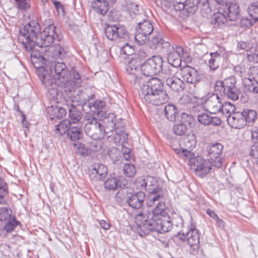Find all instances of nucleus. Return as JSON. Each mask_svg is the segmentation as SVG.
I'll use <instances>...</instances> for the list:
<instances>
[{
  "label": "nucleus",
  "instance_id": "obj_22",
  "mask_svg": "<svg viewBox=\"0 0 258 258\" xmlns=\"http://www.w3.org/2000/svg\"><path fill=\"white\" fill-rule=\"evenodd\" d=\"M146 195L142 191L137 192L126 198V202L133 209H140L143 205Z\"/></svg>",
  "mask_w": 258,
  "mask_h": 258
},
{
  "label": "nucleus",
  "instance_id": "obj_61",
  "mask_svg": "<svg viewBox=\"0 0 258 258\" xmlns=\"http://www.w3.org/2000/svg\"><path fill=\"white\" fill-rule=\"evenodd\" d=\"M247 58L250 61L258 62V52L256 51L254 53H248Z\"/></svg>",
  "mask_w": 258,
  "mask_h": 258
},
{
  "label": "nucleus",
  "instance_id": "obj_40",
  "mask_svg": "<svg viewBox=\"0 0 258 258\" xmlns=\"http://www.w3.org/2000/svg\"><path fill=\"white\" fill-rule=\"evenodd\" d=\"M236 107L234 105L230 102H225L222 104L221 111L223 114L231 115L236 113Z\"/></svg>",
  "mask_w": 258,
  "mask_h": 258
},
{
  "label": "nucleus",
  "instance_id": "obj_17",
  "mask_svg": "<svg viewBox=\"0 0 258 258\" xmlns=\"http://www.w3.org/2000/svg\"><path fill=\"white\" fill-rule=\"evenodd\" d=\"M181 75L182 79L188 83L195 84L200 80L197 71L194 67L187 65L181 68Z\"/></svg>",
  "mask_w": 258,
  "mask_h": 258
},
{
  "label": "nucleus",
  "instance_id": "obj_14",
  "mask_svg": "<svg viewBox=\"0 0 258 258\" xmlns=\"http://www.w3.org/2000/svg\"><path fill=\"white\" fill-rule=\"evenodd\" d=\"M223 150V146L220 143H216L209 146L208 155L213 165L217 168L221 167L223 164V159L221 155Z\"/></svg>",
  "mask_w": 258,
  "mask_h": 258
},
{
  "label": "nucleus",
  "instance_id": "obj_36",
  "mask_svg": "<svg viewBox=\"0 0 258 258\" xmlns=\"http://www.w3.org/2000/svg\"><path fill=\"white\" fill-rule=\"evenodd\" d=\"M104 187L108 190H115L121 187L120 181L116 178L111 177L106 180L104 183Z\"/></svg>",
  "mask_w": 258,
  "mask_h": 258
},
{
  "label": "nucleus",
  "instance_id": "obj_23",
  "mask_svg": "<svg viewBox=\"0 0 258 258\" xmlns=\"http://www.w3.org/2000/svg\"><path fill=\"white\" fill-rule=\"evenodd\" d=\"M185 146L187 148L186 149H175V151L176 154L179 155L180 157H184L185 159H187L188 161L192 159L195 155L193 153L191 150L194 148L196 145V142L195 140H191V141L188 140L187 142L185 141Z\"/></svg>",
  "mask_w": 258,
  "mask_h": 258
},
{
  "label": "nucleus",
  "instance_id": "obj_44",
  "mask_svg": "<svg viewBox=\"0 0 258 258\" xmlns=\"http://www.w3.org/2000/svg\"><path fill=\"white\" fill-rule=\"evenodd\" d=\"M187 129L186 125L182 122L181 123L175 125L173 127V132L178 136H182L185 134Z\"/></svg>",
  "mask_w": 258,
  "mask_h": 258
},
{
  "label": "nucleus",
  "instance_id": "obj_34",
  "mask_svg": "<svg viewBox=\"0 0 258 258\" xmlns=\"http://www.w3.org/2000/svg\"><path fill=\"white\" fill-rule=\"evenodd\" d=\"M211 58L209 60L210 68L215 71L218 68L222 60L221 55L217 52L210 53Z\"/></svg>",
  "mask_w": 258,
  "mask_h": 258
},
{
  "label": "nucleus",
  "instance_id": "obj_18",
  "mask_svg": "<svg viewBox=\"0 0 258 258\" xmlns=\"http://www.w3.org/2000/svg\"><path fill=\"white\" fill-rule=\"evenodd\" d=\"M227 121L229 125L232 127L240 129L246 125L245 121L243 117L241 112H237L227 116Z\"/></svg>",
  "mask_w": 258,
  "mask_h": 258
},
{
  "label": "nucleus",
  "instance_id": "obj_21",
  "mask_svg": "<svg viewBox=\"0 0 258 258\" xmlns=\"http://www.w3.org/2000/svg\"><path fill=\"white\" fill-rule=\"evenodd\" d=\"M205 106L211 113L215 114L221 111L222 102L217 95H213L206 100Z\"/></svg>",
  "mask_w": 258,
  "mask_h": 258
},
{
  "label": "nucleus",
  "instance_id": "obj_27",
  "mask_svg": "<svg viewBox=\"0 0 258 258\" xmlns=\"http://www.w3.org/2000/svg\"><path fill=\"white\" fill-rule=\"evenodd\" d=\"M115 41H125L132 39L134 35H130L126 29L122 26L117 25L115 32Z\"/></svg>",
  "mask_w": 258,
  "mask_h": 258
},
{
  "label": "nucleus",
  "instance_id": "obj_52",
  "mask_svg": "<svg viewBox=\"0 0 258 258\" xmlns=\"http://www.w3.org/2000/svg\"><path fill=\"white\" fill-rule=\"evenodd\" d=\"M18 8L21 10H26L30 7L29 0H15Z\"/></svg>",
  "mask_w": 258,
  "mask_h": 258
},
{
  "label": "nucleus",
  "instance_id": "obj_49",
  "mask_svg": "<svg viewBox=\"0 0 258 258\" xmlns=\"http://www.w3.org/2000/svg\"><path fill=\"white\" fill-rule=\"evenodd\" d=\"M175 9L177 11L183 10L186 5L187 0H173Z\"/></svg>",
  "mask_w": 258,
  "mask_h": 258
},
{
  "label": "nucleus",
  "instance_id": "obj_54",
  "mask_svg": "<svg viewBox=\"0 0 258 258\" xmlns=\"http://www.w3.org/2000/svg\"><path fill=\"white\" fill-rule=\"evenodd\" d=\"M249 75L255 81H258V66H253L249 68Z\"/></svg>",
  "mask_w": 258,
  "mask_h": 258
},
{
  "label": "nucleus",
  "instance_id": "obj_4",
  "mask_svg": "<svg viewBox=\"0 0 258 258\" xmlns=\"http://www.w3.org/2000/svg\"><path fill=\"white\" fill-rule=\"evenodd\" d=\"M39 32V24L34 21L26 24L20 30L19 39L22 41L26 50L31 51L34 48L38 39L37 34Z\"/></svg>",
  "mask_w": 258,
  "mask_h": 258
},
{
  "label": "nucleus",
  "instance_id": "obj_51",
  "mask_svg": "<svg viewBox=\"0 0 258 258\" xmlns=\"http://www.w3.org/2000/svg\"><path fill=\"white\" fill-rule=\"evenodd\" d=\"M135 184L140 190H146L145 177H140L136 179Z\"/></svg>",
  "mask_w": 258,
  "mask_h": 258
},
{
  "label": "nucleus",
  "instance_id": "obj_1",
  "mask_svg": "<svg viewBox=\"0 0 258 258\" xmlns=\"http://www.w3.org/2000/svg\"><path fill=\"white\" fill-rule=\"evenodd\" d=\"M148 194L152 195L158 202L152 212L142 211L135 217V221L138 227L137 231L142 237L148 234L151 231L163 233L169 231L171 228L163 190L160 187L149 188Z\"/></svg>",
  "mask_w": 258,
  "mask_h": 258
},
{
  "label": "nucleus",
  "instance_id": "obj_45",
  "mask_svg": "<svg viewBox=\"0 0 258 258\" xmlns=\"http://www.w3.org/2000/svg\"><path fill=\"white\" fill-rule=\"evenodd\" d=\"M124 174L128 177H133L136 173V169L135 166L130 163L125 164L123 167Z\"/></svg>",
  "mask_w": 258,
  "mask_h": 258
},
{
  "label": "nucleus",
  "instance_id": "obj_46",
  "mask_svg": "<svg viewBox=\"0 0 258 258\" xmlns=\"http://www.w3.org/2000/svg\"><path fill=\"white\" fill-rule=\"evenodd\" d=\"M161 70H162L161 77L165 83L167 79L172 78V77H174V71L172 69L170 68L169 67H165L163 69L162 68Z\"/></svg>",
  "mask_w": 258,
  "mask_h": 258
},
{
  "label": "nucleus",
  "instance_id": "obj_13",
  "mask_svg": "<svg viewBox=\"0 0 258 258\" xmlns=\"http://www.w3.org/2000/svg\"><path fill=\"white\" fill-rule=\"evenodd\" d=\"M162 44L163 48L168 49L167 61L168 63L174 68H177L181 64V55L182 54L183 49L180 46L174 48L169 42H164Z\"/></svg>",
  "mask_w": 258,
  "mask_h": 258
},
{
  "label": "nucleus",
  "instance_id": "obj_8",
  "mask_svg": "<svg viewBox=\"0 0 258 258\" xmlns=\"http://www.w3.org/2000/svg\"><path fill=\"white\" fill-rule=\"evenodd\" d=\"M84 119L86 121L84 127L86 134L94 140L103 139V125L88 114L85 115Z\"/></svg>",
  "mask_w": 258,
  "mask_h": 258
},
{
  "label": "nucleus",
  "instance_id": "obj_26",
  "mask_svg": "<svg viewBox=\"0 0 258 258\" xmlns=\"http://www.w3.org/2000/svg\"><path fill=\"white\" fill-rule=\"evenodd\" d=\"M166 85L175 92H181L185 88V83L180 79L174 76L167 79Z\"/></svg>",
  "mask_w": 258,
  "mask_h": 258
},
{
  "label": "nucleus",
  "instance_id": "obj_2",
  "mask_svg": "<svg viewBox=\"0 0 258 258\" xmlns=\"http://www.w3.org/2000/svg\"><path fill=\"white\" fill-rule=\"evenodd\" d=\"M141 63L140 58H132L128 61L125 69L130 82L138 90L140 97L146 102L155 105L166 102L168 96L163 90V83L160 79L153 78L148 82H143L141 77Z\"/></svg>",
  "mask_w": 258,
  "mask_h": 258
},
{
  "label": "nucleus",
  "instance_id": "obj_29",
  "mask_svg": "<svg viewBox=\"0 0 258 258\" xmlns=\"http://www.w3.org/2000/svg\"><path fill=\"white\" fill-rule=\"evenodd\" d=\"M229 22L224 12L223 13L219 12L215 14L212 21V23L214 25V27H218L224 25H230Z\"/></svg>",
  "mask_w": 258,
  "mask_h": 258
},
{
  "label": "nucleus",
  "instance_id": "obj_57",
  "mask_svg": "<svg viewBox=\"0 0 258 258\" xmlns=\"http://www.w3.org/2000/svg\"><path fill=\"white\" fill-rule=\"evenodd\" d=\"M250 155L255 158H258V143H255L251 147Z\"/></svg>",
  "mask_w": 258,
  "mask_h": 258
},
{
  "label": "nucleus",
  "instance_id": "obj_24",
  "mask_svg": "<svg viewBox=\"0 0 258 258\" xmlns=\"http://www.w3.org/2000/svg\"><path fill=\"white\" fill-rule=\"evenodd\" d=\"M224 12L230 22L236 21L240 19L239 6L235 2L230 3Z\"/></svg>",
  "mask_w": 258,
  "mask_h": 258
},
{
  "label": "nucleus",
  "instance_id": "obj_64",
  "mask_svg": "<svg viewBox=\"0 0 258 258\" xmlns=\"http://www.w3.org/2000/svg\"><path fill=\"white\" fill-rule=\"evenodd\" d=\"M99 224L101 227L105 230H108L110 227V224L104 220L100 221Z\"/></svg>",
  "mask_w": 258,
  "mask_h": 258
},
{
  "label": "nucleus",
  "instance_id": "obj_59",
  "mask_svg": "<svg viewBox=\"0 0 258 258\" xmlns=\"http://www.w3.org/2000/svg\"><path fill=\"white\" fill-rule=\"evenodd\" d=\"M34 48L31 50L32 51L31 54V57L36 58L38 59H46L45 57V55L43 56L41 53L39 51L33 49Z\"/></svg>",
  "mask_w": 258,
  "mask_h": 258
},
{
  "label": "nucleus",
  "instance_id": "obj_10",
  "mask_svg": "<svg viewBox=\"0 0 258 258\" xmlns=\"http://www.w3.org/2000/svg\"><path fill=\"white\" fill-rule=\"evenodd\" d=\"M11 209L6 208H0V229H4L7 232H11L16 226L20 224V222L16 220L15 217L12 215Z\"/></svg>",
  "mask_w": 258,
  "mask_h": 258
},
{
  "label": "nucleus",
  "instance_id": "obj_50",
  "mask_svg": "<svg viewBox=\"0 0 258 258\" xmlns=\"http://www.w3.org/2000/svg\"><path fill=\"white\" fill-rule=\"evenodd\" d=\"M126 189L123 188L119 190L115 195V199L118 202H121L126 197Z\"/></svg>",
  "mask_w": 258,
  "mask_h": 258
},
{
  "label": "nucleus",
  "instance_id": "obj_5",
  "mask_svg": "<svg viewBox=\"0 0 258 258\" xmlns=\"http://www.w3.org/2000/svg\"><path fill=\"white\" fill-rule=\"evenodd\" d=\"M236 80L233 76H231L223 80L215 82L214 89L216 93L224 96L232 100L238 99L239 90L236 86Z\"/></svg>",
  "mask_w": 258,
  "mask_h": 258
},
{
  "label": "nucleus",
  "instance_id": "obj_28",
  "mask_svg": "<svg viewBox=\"0 0 258 258\" xmlns=\"http://www.w3.org/2000/svg\"><path fill=\"white\" fill-rule=\"evenodd\" d=\"M83 124V123L79 122L76 126L72 125L69 130L67 134L68 136L70 137L71 140L76 141L82 138L83 136V133L82 132V127Z\"/></svg>",
  "mask_w": 258,
  "mask_h": 258
},
{
  "label": "nucleus",
  "instance_id": "obj_30",
  "mask_svg": "<svg viewBox=\"0 0 258 258\" xmlns=\"http://www.w3.org/2000/svg\"><path fill=\"white\" fill-rule=\"evenodd\" d=\"M93 10L96 13L104 15L108 10V4L104 0H95L92 4Z\"/></svg>",
  "mask_w": 258,
  "mask_h": 258
},
{
  "label": "nucleus",
  "instance_id": "obj_3",
  "mask_svg": "<svg viewBox=\"0 0 258 258\" xmlns=\"http://www.w3.org/2000/svg\"><path fill=\"white\" fill-rule=\"evenodd\" d=\"M48 72L44 70L42 78V83L46 87H50L53 83L63 87L72 92L75 88L79 87L82 83L80 74L74 69H72L69 72L68 69L63 62L56 61H51L49 64Z\"/></svg>",
  "mask_w": 258,
  "mask_h": 258
},
{
  "label": "nucleus",
  "instance_id": "obj_53",
  "mask_svg": "<svg viewBox=\"0 0 258 258\" xmlns=\"http://www.w3.org/2000/svg\"><path fill=\"white\" fill-rule=\"evenodd\" d=\"M121 51L123 53L130 55L134 53V49L128 43H126L124 46L121 47Z\"/></svg>",
  "mask_w": 258,
  "mask_h": 258
},
{
  "label": "nucleus",
  "instance_id": "obj_6",
  "mask_svg": "<svg viewBox=\"0 0 258 258\" xmlns=\"http://www.w3.org/2000/svg\"><path fill=\"white\" fill-rule=\"evenodd\" d=\"M94 95L88 97V99L85 101L82 104V109L87 113H93L98 115L99 118L105 117L107 109L104 101L94 100Z\"/></svg>",
  "mask_w": 258,
  "mask_h": 258
},
{
  "label": "nucleus",
  "instance_id": "obj_33",
  "mask_svg": "<svg viewBox=\"0 0 258 258\" xmlns=\"http://www.w3.org/2000/svg\"><path fill=\"white\" fill-rule=\"evenodd\" d=\"M166 118L170 121H173L178 115L177 108L172 104L166 105L164 109Z\"/></svg>",
  "mask_w": 258,
  "mask_h": 258
},
{
  "label": "nucleus",
  "instance_id": "obj_47",
  "mask_svg": "<svg viewBox=\"0 0 258 258\" xmlns=\"http://www.w3.org/2000/svg\"><path fill=\"white\" fill-rule=\"evenodd\" d=\"M164 42H163L161 38L158 37L157 36H155L153 37L151 40H149V45L150 48L152 49H156L160 45H161L162 46V43Z\"/></svg>",
  "mask_w": 258,
  "mask_h": 258
},
{
  "label": "nucleus",
  "instance_id": "obj_11",
  "mask_svg": "<svg viewBox=\"0 0 258 258\" xmlns=\"http://www.w3.org/2000/svg\"><path fill=\"white\" fill-rule=\"evenodd\" d=\"M60 40L55 31V27L49 24L40 33L36 44L40 47H49L54 41H59Z\"/></svg>",
  "mask_w": 258,
  "mask_h": 258
},
{
  "label": "nucleus",
  "instance_id": "obj_42",
  "mask_svg": "<svg viewBox=\"0 0 258 258\" xmlns=\"http://www.w3.org/2000/svg\"><path fill=\"white\" fill-rule=\"evenodd\" d=\"M146 190L149 192L150 189H155L156 187H160L157 185V179L150 176L145 177Z\"/></svg>",
  "mask_w": 258,
  "mask_h": 258
},
{
  "label": "nucleus",
  "instance_id": "obj_55",
  "mask_svg": "<svg viewBox=\"0 0 258 258\" xmlns=\"http://www.w3.org/2000/svg\"><path fill=\"white\" fill-rule=\"evenodd\" d=\"M51 2L54 5L58 14H62V15H64V12L63 7L61 3L57 1L56 0H51Z\"/></svg>",
  "mask_w": 258,
  "mask_h": 258
},
{
  "label": "nucleus",
  "instance_id": "obj_48",
  "mask_svg": "<svg viewBox=\"0 0 258 258\" xmlns=\"http://www.w3.org/2000/svg\"><path fill=\"white\" fill-rule=\"evenodd\" d=\"M211 115L206 113H202L198 115V120L199 122L204 125H209Z\"/></svg>",
  "mask_w": 258,
  "mask_h": 258
},
{
  "label": "nucleus",
  "instance_id": "obj_35",
  "mask_svg": "<svg viewBox=\"0 0 258 258\" xmlns=\"http://www.w3.org/2000/svg\"><path fill=\"white\" fill-rule=\"evenodd\" d=\"M72 126V124L70 120H63L56 126L55 133L60 135L68 133Z\"/></svg>",
  "mask_w": 258,
  "mask_h": 258
},
{
  "label": "nucleus",
  "instance_id": "obj_62",
  "mask_svg": "<svg viewBox=\"0 0 258 258\" xmlns=\"http://www.w3.org/2000/svg\"><path fill=\"white\" fill-rule=\"evenodd\" d=\"M138 7L135 3H131L130 6L127 7V10H130V12H133L135 15H137L139 13V10L137 9Z\"/></svg>",
  "mask_w": 258,
  "mask_h": 258
},
{
  "label": "nucleus",
  "instance_id": "obj_41",
  "mask_svg": "<svg viewBox=\"0 0 258 258\" xmlns=\"http://www.w3.org/2000/svg\"><path fill=\"white\" fill-rule=\"evenodd\" d=\"M247 90L253 93H258V81L247 79L244 82Z\"/></svg>",
  "mask_w": 258,
  "mask_h": 258
},
{
  "label": "nucleus",
  "instance_id": "obj_38",
  "mask_svg": "<svg viewBox=\"0 0 258 258\" xmlns=\"http://www.w3.org/2000/svg\"><path fill=\"white\" fill-rule=\"evenodd\" d=\"M237 48L239 51H245L247 56L248 53H254L256 51L254 47L252 46L249 43L243 41L239 42L237 43Z\"/></svg>",
  "mask_w": 258,
  "mask_h": 258
},
{
  "label": "nucleus",
  "instance_id": "obj_37",
  "mask_svg": "<svg viewBox=\"0 0 258 258\" xmlns=\"http://www.w3.org/2000/svg\"><path fill=\"white\" fill-rule=\"evenodd\" d=\"M8 194L7 185L0 177V204H5L6 203Z\"/></svg>",
  "mask_w": 258,
  "mask_h": 258
},
{
  "label": "nucleus",
  "instance_id": "obj_32",
  "mask_svg": "<svg viewBox=\"0 0 258 258\" xmlns=\"http://www.w3.org/2000/svg\"><path fill=\"white\" fill-rule=\"evenodd\" d=\"M212 165H213L212 163L205 159L204 162L200 164V166L194 171L197 175L203 177L209 173L211 169Z\"/></svg>",
  "mask_w": 258,
  "mask_h": 258
},
{
  "label": "nucleus",
  "instance_id": "obj_56",
  "mask_svg": "<svg viewBox=\"0 0 258 258\" xmlns=\"http://www.w3.org/2000/svg\"><path fill=\"white\" fill-rule=\"evenodd\" d=\"M202 13L204 17H208L211 15V9L209 7V5L208 3L204 4L203 8L202 9Z\"/></svg>",
  "mask_w": 258,
  "mask_h": 258
},
{
  "label": "nucleus",
  "instance_id": "obj_20",
  "mask_svg": "<svg viewBox=\"0 0 258 258\" xmlns=\"http://www.w3.org/2000/svg\"><path fill=\"white\" fill-rule=\"evenodd\" d=\"M248 13L249 18H242L241 20V25L246 27L251 26L258 20V2L252 3L248 8Z\"/></svg>",
  "mask_w": 258,
  "mask_h": 258
},
{
  "label": "nucleus",
  "instance_id": "obj_9",
  "mask_svg": "<svg viewBox=\"0 0 258 258\" xmlns=\"http://www.w3.org/2000/svg\"><path fill=\"white\" fill-rule=\"evenodd\" d=\"M153 26L151 22L147 20L139 22L136 28V34L134 36V39L139 45L145 44L149 40V35L153 32Z\"/></svg>",
  "mask_w": 258,
  "mask_h": 258
},
{
  "label": "nucleus",
  "instance_id": "obj_15",
  "mask_svg": "<svg viewBox=\"0 0 258 258\" xmlns=\"http://www.w3.org/2000/svg\"><path fill=\"white\" fill-rule=\"evenodd\" d=\"M107 173V168L103 164L94 163L89 168V175L94 181H100L104 179Z\"/></svg>",
  "mask_w": 258,
  "mask_h": 258
},
{
  "label": "nucleus",
  "instance_id": "obj_58",
  "mask_svg": "<svg viewBox=\"0 0 258 258\" xmlns=\"http://www.w3.org/2000/svg\"><path fill=\"white\" fill-rule=\"evenodd\" d=\"M158 202L157 200L156 199H155L154 197H153L152 195L150 194H148L147 200V205L148 207H152L154 205H158Z\"/></svg>",
  "mask_w": 258,
  "mask_h": 258
},
{
  "label": "nucleus",
  "instance_id": "obj_31",
  "mask_svg": "<svg viewBox=\"0 0 258 258\" xmlns=\"http://www.w3.org/2000/svg\"><path fill=\"white\" fill-rule=\"evenodd\" d=\"M241 113L245 121L246 124L247 123L249 125L252 124L257 119V112L255 110L245 108L241 111Z\"/></svg>",
  "mask_w": 258,
  "mask_h": 258
},
{
  "label": "nucleus",
  "instance_id": "obj_43",
  "mask_svg": "<svg viewBox=\"0 0 258 258\" xmlns=\"http://www.w3.org/2000/svg\"><path fill=\"white\" fill-rule=\"evenodd\" d=\"M204 159L201 156H195L189 160V165L191 170H195L200 166V164L204 162Z\"/></svg>",
  "mask_w": 258,
  "mask_h": 258
},
{
  "label": "nucleus",
  "instance_id": "obj_63",
  "mask_svg": "<svg viewBox=\"0 0 258 258\" xmlns=\"http://www.w3.org/2000/svg\"><path fill=\"white\" fill-rule=\"evenodd\" d=\"M55 110H56L57 112H58L56 114H55V116L57 118H62L66 114V111L64 108H60L59 109L56 108Z\"/></svg>",
  "mask_w": 258,
  "mask_h": 258
},
{
  "label": "nucleus",
  "instance_id": "obj_60",
  "mask_svg": "<svg viewBox=\"0 0 258 258\" xmlns=\"http://www.w3.org/2000/svg\"><path fill=\"white\" fill-rule=\"evenodd\" d=\"M221 123V120L219 117L211 116L210 125L217 126Z\"/></svg>",
  "mask_w": 258,
  "mask_h": 258
},
{
  "label": "nucleus",
  "instance_id": "obj_16",
  "mask_svg": "<svg viewBox=\"0 0 258 258\" xmlns=\"http://www.w3.org/2000/svg\"><path fill=\"white\" fill-rule=\"evenodd\" d=\"M105 125H103V138L106 137L109 138L113 134V131L116 128H118L119 126L116 122V117L113 113L108 115L107 117L105 118L104 121Z\"/></svg>",
  "mask_w": 258,
  "mask_h": 258
},
{
  "label": "nucleus",
  "instance_id": "obj_25",
  "mask_svg": "<svg viewBox=\"0 0 258 258\" xmlns=\"http://www.w3.org/2000/svg\"><path fill=\"white\" fill-rule=\"evenodd\" d=\"M77 101L78 103L75 104V101L74 100H72V102L74 104H71L70 106H68L69 116L70 118L69 120L71 121L72 125H74L77 122H79L82 118L81 112L76 108V105L79 104V101Z\"/></svg>",
  "mask_w": 258,
  "mask_h": 258
},
{
  "label": "nucleus",
  "instance_id": "obj_7",
  "mask_svg": "<svg viewBox=\"0 0 258 258\" xmlns=\"http://www.w3.org/2000/svg\"><path fill=\"white\" fill-rule=\"evenodd\" d=\"M163 59L159 55H154L148 59L141 67L142 74L147 77H151L158 74L162 69Z\"/></svg>",
  "mask_w": 258,
  "mask_h": 258
},
{
  "label": "nucleus",
  "instance_id": "obj_39",
  "mask_svg": "<svg viewBox=\"0 0 258 258\" xmlns=\"http://www.w3.org/2000/svg\"><path fill=\"white\" fill-rule=\"evenodd\" d=\"M117 25H107L104 29L106 38L111 41H115V32Z\"/></svg>",
  "mask_w": 258,
  "mask_h": 258
},
{
  "label": "nucleus",
  "instance_id": "obj_19",
  "mask_svg": "<svg viewBox=\"0 0 258 258\" xmlns=\"http://www.w3.org/2000/svg\"><path fill=\"white\" fill-rule=\"evenodd\" d=\"M66 49L63 45L60 44H54L50 46L45 50V56L48 58H62L64 57L66 53ZM49 58H47L48 59Z\"/></svg>",
  "mask_w": 258,
  "mask_h": 258
},
{
  "label": "nucleus",
  "instance_id": "obj_12",
  "mask_svg": "<svg viewBox=\"0 0 258 258\" xmlns=\"http://www.w3.org/2000/svg\"><path fill=\"white\" fill-rule=\"evenodd\" d=\"M176 236L182 241H187V243L191 248V252L193 254L199 251L200 246V234L198 229L191 228L185 234L184 233L181 234L179 232Z\"/></svg>",
  "mask_w": 258,
  "mask_h": 258
}]
</instances>
